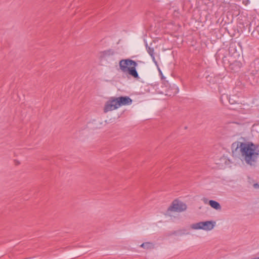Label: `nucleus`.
Here are the masks:
<instances>
[{
  "label": "nucleus",
  "instance_id": "f257e3e1",
  "mask_svg": "<svg viewBox=\"0 0 259 259\" xmlns=\"http://www.w3.org/2000/svg\"><path fill=\"white\" fill-rule=\"evenodd\" d=\"M231 150L233 155L240 153L245 162L250 165L255 164L259 155L258 146L251 142H234L231 145Z\"/></svg>",
  "mask_w": 259,
  "mask_h": 259
},
{
  "label": "nucleus",
  "instance_id": "f03ea898",
  "mask_svg": "<svg viewBox=\"0 0 259 259\" xmlns=\"http://www.w3.org/2000/svg\"><path fill=\"white\" fill-rule=\"evenodd\" d=\"M137 66V62L130 58L121 59L119 62V69L123 73L139 80L140 77L136 69Z\"/></svg>",
  "mask_w": 259,
  "mask_h": 259
},
{
  "label": "nucleus",
  "instance_id": "7ed1b4c3",
  "mask_svg": "<svg viewBox=\"0 0 259 259\" xmlns=\"http://www.w3.org/2000/svg\"><path fill=\"white\" fill-rule=\"evenodd\" d=\"M132 101V100L128 96L111 97L105 104L104 112L107 113L108 111L115 110L121 106L130 105Z\"/></svg>",
  "mask_w": 259,
  "mask_h": 259
},
{
  "label": "nucleus",
  "instance_id": "20e7f679",
  "mask_svg": "<svg viewBox=\"0 0 259 259\" xmlns=\"http://www.w3.org/2000/svg\"><path fill=\"white\" fill-rule=\"evenodd\" d=\"M159 73L161 75V79L163 80V91H162L163 94L168 97H173L177 94L179 92V89L175 84L171 85L168 81H166L165 77L163 76L161 71L159 69Z\"/></svg>",
  "mask_w": 259,
  "mask_h": 259
},
{
  "label": "nucleus",
  "instance_id": "39448f33",
  "mask_svg": "<svg viewBox=\"0 0 259 259\" xmlns=\"http://www.w3.org/2000/svg\"><path fill=\"white\" fill-rule=\"evenodd\" d=\"M215 225V222L214 221H207L193 224L191 225V228L195 230L210 231L214 228Z\"/></svg>",
  "mask_w": 259,
  "mask_h": 259
},
{
  "label": "nucleus",
  "instance_id": "423d86ee",
  "mask_svg": "<svg viewBox=\"0 0 259 259\" xmlns=\"http://www.w3.org/2000/svg\"><path fill=\"white\" fill-rule=\"evenodd\" d=\"M187 209V205L183 202L178 200H174L170 206L167 208V213L169 211L182 212Z\"/></svg>",
  "mask_w": 259,
  "mask_h": 259
},
{
  "label": "nucleus",
  "instance_id": "0eeeda50",
  "mask_svg": "<svg viewBox=\"0 0 259 259\" xmlns=\"http://www.w3.org/2000/svg\"><path fill=\"white\" fill-rule=\"evenodd\" d=\"M248 79L253 85L259 84V70L251 71Z\"/></svg>",
  "mask_w": 259,
  "mask_h": 259
},
{
  "label": "nucleus",
  "instance_id": "6e6552de",
  "mask_svg": "<svg viewBox=\"0 0 259 259\" xmlns=\"http://www.w3.org/2000/svg\"><path fill=\"white\" fill-rule=\"evenodd\" d=\"M206 80L207 82H208V85H210L211 84H214L219 83L221 80V78L219 76L215 75L213 73H211L206 76Z\"/></svg>",
  "mask_w": 259,
  "mask_h": 259
},
{
  "label": "nucleus",
  "instance_id": "1a4fd4ad",
  "mask_svg": "<svg viewBox=\"0 0 259 259\" xmlns=\"http://www.w3.org/2000/svg\"><path fill=\"white\" fill-rule=\"evenodd\" d=\"M242 67V63L239 61H234L230 63L229 69L233 72H238Z\"/></svg>",
  "mask_w": 259,
  "mask_h": 259
},
{
  "label": "nucleus",
  "instance_id": "9d476101",
  "mask_svg": "<svg viewBox=\"0 0 259 259\" xmlns=\"http://www.w3.org/2000/svg\"><path fill=\"white\" fill-rule=\"evenodd\" d=\"M189 233L186 232V230L182 229L177 231H174L168 233V236L176 235V236H183L184 235L188 234Z\"/></svg>",
  "mask_w": 259,
  "mask_h": 259
},
{
  "label": "nucleus",
  "instance_id": "9b49d317",
  "mask_svg": "<svg viewBox=\"0 0 259 259\" xmlns=\"http://www.w3.org/2000/svg\"><path fill=\"white\" fill-rule=\"evenodd\" d=\"M100 57L101 58H106L107 57L113 55L114 54V52L112 49H109L107 50H105L102 51L100 53Z\"/></svg>",
  "mask_w": 259,
  "mask_h": 259
},
{
  "label": "nucleus",
  "instance_id": "f8f14e48",
  "mask_svg": "<svg viewBox=\"0 0 259 259\" xmlns=\"http://www.w3.org/2000/svg\"><path fill=\"white\" fill-rule=\"evenodd\" d=\"M208 204L211 207L216 210H220L221 209V206L220 204L215 200H209L208 202Z\"/></svg>",
  "mask_w": 259,
  "mask_h": 259
},
{
  "label": "nucleus",
  "instance_id": "ddd939ff",
  "mask_svg": "<svg viewBox=\"0 0 259 259\" xmlns=\"http://www.w3.org/2000/svg\"><path fill=\"white\" fill-rule=\"evenodd\" d=\"M146 49L149 54L152 57L154 62H156L154 56V49L153 48L149 47L147 44H146Z\"/></svg>",
  "mask_w": 259,
  "mask_h": 259
},
{
  "label": "nucleus",
  "instance_id": "4468645a",
  "mask_svg": "<svg viewBox=\"0 0 259 259\" xmlns=\"http://www.w3.org/2000/svg\"><path fill=\"white\" fill-rule=\"evenodd\" d=\"M221 52H220V50L218 51L215 55V57L217 61L222 60L223 62L225 64V61L226 59V57L224 55V54H222V56H221Z\"/></svg>",
  "mask_w": 259,
  "mask_h": 259
},
{
  "label": "nucleus",
  "instance_id": "2eb2a0df",
  "mask_svg": "<svg viewBox=\"0 0 259 259\" xmlns=\"http://www.w3.org/2000/svg\"><path fill=\"white\" fill-rule=\"evenodd\" d=\"M141 247L145 249H150L153 247V244L150 242H145L141 245Z\"/></svg>",
  "mask_w": 259,
  "mask_h": 259
},
{
  "label": "nucleus",
  "instance_id": "dca6fc26",
  "mask_svg": "<svg viewBox=\"0 0 259 259\" xmlns=\"http://www.w3.org/2000/svg\"><path fill=\"white\" fill-rule=\"evenodd\" d=\"M253 186L255 188H259V185L257 183H255L253 185Z\"/></svg>",
  "mask_w": 259,
  "mask_h": 259
},
{
  "label": "nucleus",
  "instance_id": "f3484780",
  "mask_svg": "<svg viewBox=\"0 0 259 259\" xmlns=\"http://www.w3.org/2000/svg\"><path fill=\"white\" fill-rule=\"evenodd\" d=\"M229 102L231 104H233L234 103V101H232L231 100L230 98H229Z\"/></svg>",
  "mask_w": 259,
  "mask_h": 259
},
{
  "label": "nucleus",
  "instance_id": "a211bd4d",
  "mask_svg": "<svg viewBox=\"0 0 259 259\" xmlns=\"http://www.w3.org/2000/svg\"><path fill=\"white\" fill-rule=\"evenodd\" d=\"M223 97H227V95H226L225 94H224V95H222V96H221V100L222 101V100H223Z\"/></svg>",
  "mask_w": 259,
  "mask_h": 259
},
{
  "label": "nucleus",
  "instance_id": "6ab92c4d",
  "mask_svg": "<svg viewBox=\"0 0 259 259\" xmlns=\"http://www.w3.org/2000/svg\"><path fill=\"white\" fill-rule=\"evenodd\" d=\"M231 49V47H230L229 50H230Z\"/></svg>",
  "mask_w": 259,
  "mask_h": 259
}]
</instances>
